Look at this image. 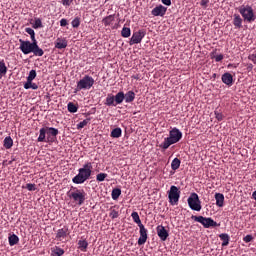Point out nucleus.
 I'll list each match as a JSON object with an SVG mask.
<instances>
[{"label":"nucleus","instance_id":"nucleus-40","mask_svg":"<svg viewBox=\"0 0 256 256\" xmlns=\"http://www.w3.org/2000/svg\"><path fill=\"white\" fill-rule=\"evenodd\" d=\"M106 177H107V173H99L96 176V180L98 182H103L106 179Z\"/></svg>","mask_w":256,"mask_h":256},{"label":"nucleus","instance_id":"nucleus-24","mask_svg":"<svg viewBox=\"0 0 256 256\" xmlns=\"http://www.w3.org/2000/svg\"><path fill=\"white\" fill-rule=\"evenodd\" d=\"M219 237H220V239L223 241V242H222V246H223V247H226V246L229 245V242H230V236H229V234H227V233H221V234L219 235Z\"/></svg>","mask_w":256,"mask_h":256},{"label":"nucleus","instance_id":"nucleus-38","mask_svg":"<svg viewBox=\"0 0 256 256\" xmlns=\"http://www.w3.org/2000/svg\"><path fill=\"white\" fill-rule=\"evenodd\" d=\"M71 25L73 28L77 29L80 26V18L76 17L73 19V21L71 22Z\"/></svg>","mask_w":256,"mask_h":256},{"label":"nucleus","instance_id":"nucleus-44","mask_svg":"<svg viewBox=\"0 0 256 256\" xmlns=\"http://www.w3.org/2000/svg\"><path fill=\"white\" fill-rule=\"evenodd\" d=\"M73 0H61L60 3L64 6V7H70V5L72 4Z\"/></svg>","mask_w":256,"mask_h":256},{"label":"nucleus","instance_id":"nucleus-55","mask_svg":"<svg viewBox=\"0 0 256 256\" xmlns=\"http://www.w3.org/2000/svg\"><path fill=\"white\" fill-rule=\"evenodd\" d=\"M134 79H135V80H138L139 78H138V76H134Z\"/></svg>","mask_w":256,"mask_h":256},{"label":"nucleus","instance_id":"nucleus-42","mask_svg":"<svg viewBox=\"0 0 256 256\" xmlns=\"http://www.w3.org/2000/svg\"><path fill=\"white\" fill-rule=\"evenodd\" d=\"M55 256H63L64 254V249L60 248V247H56L55 251H54Z\"/></svg>","mask_w":256,"mask_h":256},{"label":"nucleus","instance_id":"nucleus-13","mask_svg":"<svg viewBox=\"0 0 256 256\" xmlns=\"http://www.w3.org/2000/svg\"><path fill=\"white\" fill-rule=\"evenodd\" d=\"M139 228H140V237L138 240V244L141 246L146 243L148 239V234H147V229L145 228L144 225H140Z\"/></svg>","mask_w":256,"mask_h":256},{"label":"nucleus","instance_id":"nucleus-54","mask_svg":"<svg viewBox=\"0 0 256 256\" xmlns=\"http://www.w3.org/2000/svg\"><path fill=\"white\" fill-rule=\"evenodd\" d=\"M253 199L256 200V190L253 192Z\"/></svg>","mask_w":256,"mask_h":256},{"label":"nucleus","instance_id":"nucleus-39","mask_svg":"<svg viewBox=\"0 0 256 256\" xmlns=\"http://www.w3.org/2000/svg\"><path fill=\"white\" fill-rule=\"evenodd\" d=\"M37 74H36V71L34 69H32L30 72H29V75L27 77V80L28 81H33L35 78H36Z\"/></svg>","mask_w":256,"mask_h":256},{"label":"nucleus","instance_id":"nucleus-47","mask_svg":"<svg viewBox=\"0 0 256 256\" xmlns=\"http://www.w3.org/2000/svg\"><path fill=\"white\" fill-rule=\"evenodd\" d=\"M215 116H216V119L218 121H223V114L218 112V111H215Z\"/></svg>","mask_w":256,"mask_h":256},{"label":"nucleus","instance_id":"nucleus-32","mask_svg":"<svg viewBox=\"0 0 256 256\" xmlns=\"http://www.w3.org/2000/svg\"><path fill=\"white\" fill-rule=\"evenodd\" d=\"M78 248L82 252H86V249L88 248V242L86 240H79L78 241Z\"/></svg>","mask_w":256,"mask_h":256},{"label":"nucleus","instance_id":"nucleus-23","mask_svg":"<svg viewBox=\"0 0 256 256\" xmlns=\"http://www.w3.org/2000/svg\"><path fill=\"white\" fill-rule=\"evenodd\" d=\"M8 242H9V245L12 247V246H15L18 244L19 242V237L16 235V234H9L8 236Z\"/></svg>","mask_w":256,"mask_h":256},{"label":"nucleus","instance_id":"nucleus-25","mask_svg":"<svg viewBox=\"0 0 256 256\" xmlns=\"http://www.w3.org/2000/svg\"><path fill=\"white\" fill-rule=\"evenodd\" d=\"M242 23H243V20H242V18L240 17V15L235 14V15H234V21H233L234 26H235L237 29H241V28H242Z\"/></svg>","mask_w":256,"mask_h":256},{"label":"nucleus","instance_id":"nucleus-27","mask_svg":"<svg viewBox=\"0 0 256 256\" xmlns=\"http://www.w3.org/2000/svg\"><path fill=\"white\" fill-rule=\"evenodd\" d=\"M122 136V129L120 127L114 128L111 132V137L118 139Z\"/></svg>","mask_w":256,"mask_h":256},{"label":"nucleus","instance_id":"nucleus-26","mask_svg":"<svg viewBox=\"0 0 256 256\" xmlns=\"http://www.w3.org/2000/svg\"><path fill=\"white\" fill-rule=\"evenodd\" d=\"M114 21H115L114 15H109V16L105 17L102 22L105 27H108V26L112 25V23Z\"/></svg>","mask_w":256,"mask_h":256},{"label":"nucleus","instance_id":"nucleus-9","mask_svg":"<svg viewBox=\"0 0 256 256\" xmlns=\"http://www.w3.org/2000/svg\"><path fill=\"white\" fill-rule=\"evenodd\" d=\"M145 36H146V33L144 30H139L134 32L130 39L129 45L133 46V45L140 44Z\"/></svg>","mask_w":256,"mask_h":256},{"label":"nucleus","instance_id":"nucleus-5","mask_svg":"<svg viewBox=\"0 0 256 256\" xmlns=\"http://www.w3.org/2000/svg\"><path fill=\"white\" fill-rule=\"evenodd\" d=\"M95 84V81L93 77L89 75H85L82 79H80L77 82V91H82V90H90L93 85Z\"/></svg>","mask_w":256,"mask_h":256},{"label":"nucleus","instance_id":"nucleus-52","mask_svg":"<svg viewBox=\"0 0 256 256\" xmlns=\"http://www.w3.org/2000/svg\"><path fill=\"white\" fill-rule=\"evenodd\" d=\"M30 89L32 90H37L38 89V85L36 83H33L30 87Z\"/></svg>","mask_w":256,"mask_h":256},{"label":"nucleus","instance_id":"nucleus-34","mask_svg":"<svg viewBox=\"0 0 256 256\" xmlns=\"http://www.w3.org/2000/svg\"><path fill=\"white\" fill-rule=\"evenodd\" d=\"M121 35L123 38H129L131 35V29L129 27H123Z\"/></svg>","mask_w":256,"mask_h":256},{"label":"nucleus","instance_id":"nucleus-41","mask_svg":"<svg viewBox=\"0 0 256 256\" xmlns=\"http://www.w3.org/2000/svg\"><path fill=\"white\" fill-rule=\"evenodd\" d=\"M109 216L114 220V219H117L119 217V213H118L117 210L111 209Z\"/></svg>","mask_w":256,"mask_h":256},{"label":"nucleus","instance_id":"nucleus-8","mask_svg":"<svg viewBox=\"0 0 256 256\" xmlns=\"http://www.w3.org/2000/svg\"><path fill=\"white\" fill-rule=\"evenodd\" d=\"M240 14L243 16L244 20L252 23L256 20V16L251 6L241 7L239 9Z\"/></svg>","mask_w":256,"mask_h":256},{"label":"nucleus","instance_id":"nucleus-28","mask_svg":"<svg viewBox=\"0 0 256 256\" xmlns=\"http://www.w3.org/2000/svg\"><path fill=\"white\" fill-rule=\"evenodd\" d=\"M3 146L7 150L11 149L13 146V139L10 136L5 137Z\"/></svg>","mask_w":256,"mask_h":256},{"label":"nucleus","instance_id":"nucleus-45","mask_svg":"<svg viewBox=\"0 0 256 256\" xmlns=\"http://www.w3.org/2000/svg\"><path fill=\"white\" fill-rule=\"evenodd\" d=\"M212 59H215L217 63L221 62L224 59L223 54L215 55L212 57Z\"/></svg>","mask_w":256,"mask_h":256},{"label":"nucleus","instance_id":"nucleus-36","mask_svg":"<svg viewBox=\"0 0 256 256\" xmlns=\"http://www.w3.org/2000/svg\"><path fill=\"white\" fill-rule=\"evenodd\" d=\"M89 121H90V118H87V119H84L83 121L79 122L77 124V129L78 130L83 129L84 127H86L88 125Z\"/></svg>","mask_w":256,"mask_h":256},{"label":"nucleus","instance_id":"nucleus-11","mask_svg":"<svg viewBox=\"0 0 256 256\" xmlns=\"http://www.w3.org/2000/svg\"><path fill=\"white\" fill-rule=\"evenodd\" d=\"M47 133V142H53L59 131L54 127H45Z\"/></svg>","mask_w":256,"mask_h":256},{"label":"nucleus","instance_id":"nucleus-6","mask_svg":"<svg viewBox=\"0 0 256 256\" xmlns=\"http://www.w3.org/2000/svg\"><path fill=\"white\" fill-rule=\"evenodd\" d=\"M188 205L191 210L200 212L202 209L201 201L199 199V195L196 192L191 193L188 198Z\"/></svg>","mask_w":256,"mask_h":256},{"label":"nucleus","instance_id":"nucleus-30","mask_svg":"<svg viewBox=\"0 0 256 256\" xmlns=\"http://www.w3.org/2000/svg\"><path fill=\"white\" fill-rule=\"evenodd\" d=\"M131 217L133 218V221H134L136 224H138L139 227H140V226H143L138 212H136V211L132 212Z\"/></svg>","mask_w":256,"mask_h":256},{"label":"nucleus","instance_id":"nucleus-18","mask_svg":"<svg viewBox=\"0 0 256 256\" xmlns=\"http://www.w3.org/2000/svg\"><path fill=\"white\" fill-rule=\"evenodd\" d=\"M39 133H40V135H39L37 141H38L39 143H43V142L48 143L49 141H47V138H46V135H47V129H46V127L41 128L40 131H39Z\"/></svg>","mask_w":256,"mask_h":256},{"label":"nucleus","instance_id":"nucleus-12","mask_svg":"<svg viewBox=\"0 0 256 256\" xmlns=\"http://www.w3.org/2000/svg\"><path fill=\"white\" fill-rule=\"evenodd\" d=\"M167 12V8L163 5L156 6L152 11L151 14L154 17H164Z\"/></svg>","mask_w":256,"mask_h":256},{"label":"nucleus","instance_id":"nucleus-37","mask_svg":"<svg viewBox=\"0 0 256 256\" xmlns=\"http://www.w3.org/2000/svg\"><path fill=\"white\" fill-rule=\"evenodd\" d=\"M68 111H69L70 113H77L78 107H77L74 103L69 102V103H68Z\"/></svg>","mask_w":256,"mask_h":256},{"label":"nucleus","instance_id":"nucleus-50","mask_svg":"<svg viewBox=\"0 0 256 256\" xmlns=\"http://www.w3.org/2000/svg\"><path fill=\"white\" fill-rule=\"evenodd\" d=\"M163 5L170 7L171 6V0H161Z\"/></svg>","mask_w":256,"mask_h":256},{"label":"nucleus","instance_id":"nucleus-51","mask_svg":"<svg viewBox=\"0 0 256 256\" xmlns=\"http://www.w3.org/2000/svg\"><path fill=\"white\" fill-rule=\"evenodd\" d=\"M208 3H209V0H201L202 7H206Z\"/></svg>","mask_w":256,"mask_h":256},{"label":"nucleus","instance_id":"nucleus-19","mask_svg":"<svg viewBox=\"0 0 256 256\" xmlns=\"http://www.w3.org/2000/svg\"><path fill=\"white\" fill-rule=\"evenodd\" d=\"M215 200H216V205L220 208H222L224 206V201H225V198H224V195L223 193H219L217 192L215 194Z\"/></svg>","mask_w":256,"mask_h":256},{"label":"nucleus","instance_id":"nucleus-43","mask_svg":"<svg viewBox=\"0 0 256 256\" xmlns=\"http://www.w3.org/2000/svg\"><path fill=\"white\" fill-rule=\"evenodd\" d=\"M25 188L28 190V191H35L36 190V187H35V184L34 183H27Z\"/></svg>","mask_w":256,"mask_h":256},{"label":"nucleus","instance_id":"nucleus-29","mask_svg":"<svg viewBox=\"0 0 256 256\" xmlns=\"http://www.w3.org/2000/svg\"><path fill=\"white\" fill-rule=\"evenodd\" d=\"M8 68L4 60L0 61V77H4L7 74Z\"/></svg>","mask_w":256,"mask_h":256},{"label":"nucleus","instance_id":"nucleus-10","mask_svg":"<svg viewBox=\"0 0 256 256\" xmlns=\"http://www.w3.org/2000/svg\"><path fill=\"white\" fill-rule=\"evenodd\" d=\"M70 198H72L74 202L81 206L85 201V192L83 190H77L71 193Z\"/></svg>","mask_w":256,"mask_h":256},{"label":"nucleus","instance_id":"nucleus-22","mask_svg":"<svg viewBox=\"0 0 256 256\" xmlns=\"http://www.w3.org/2000/svg\"><path fill=\"white\" fill-rule=\"evenodd\" d=\"M114 100H115V104L120 105L123 103V101L125 100V94L123 91L118 92L115 96H114Z\"/></svg>","mask_w":256,"mask_h":256},{"label":"nucleus","instance_id":"nucleus-56","mask_svg":"<svg viewBox=\"0 0 256 256\" xmlns=\"http://www.w3.org/2000/svg\"><path fill=\"white\" fill-rule=\"evenodd\" d=\"M109 2V0H106L105 3Z\"/></svg>","mask_w":256,"mask_h":256},{"label":"nucleus","instance_id":"nucleus-48","mask_svg":"<svg viewBox=\"0 0 256 256\" xmlns=\"http://www.w3.org/2000/svg\"><path fill=\"white\" fill-rule=\"evenodd\" d=\"M253 240V236L248 234L244 237V242L245 243H250Z\"/></svg>","mask_w":256,"mask_h":256},{"label":"nucleus","instance_id":"nucleus-16","mask_svg":"<svg viewBox=\"0 0 256 256\" xmlns=\"http://www.w3.org/2000/svg\"><path fill=\"white\" fill-rule=\"evenodd\" d=\"M67 45H68V43L65 38H57V40L55 41L56 49H59V50L66 49Z\"/></svg>","mask_w":256,"mask_h":256},{"label":"nucleus","instance_id":"nucleus-17","mask_svg":"<svg viewBox=\"0 0 256 256\" xmlns=\"http://www.w3.org/2000/svg\"><path fill=\"white\" fill-rule=\"evenodd\" d=\"M67 235H68V227L64 226L63 228L58 229L56 233V239L61 241L62 239L66 238Z\"/></svg>","mask_w":256,"mask_h":256},{"label":"nucleus","instance_id":"nucleus-57","mask_svg":"<svg viewBox=\"0 0 256 256\" xmlns=\"http://www.w3.org/2000/svg\"><path fill=\"white\" fill-rule=\"evenodd\" d=\"M95 2H98V0H95Z\"/></svg>","mask_w":256,"mask_h":256},{"label":"nucleus","instance_id":"nucleus-14","mask_svg":"<svg viewBox=\"0 0 256 256\" xmlns=\"http://www.w3.org/2000/svg\"><path fill=\"white\" fill-rule=\"evenodd\" d=\"M157 234L162 241H166L169 236L168 231L165 229L163 225H159L157 227Z\"/></svg>","mask_w":256,"mask_h":256},{"label":"nucleus","instance_id":"nucleus-49","mask_svg":"<svg viewBox=\"0 0 256 256\" xmlns=\"http://www.w3.org/2000/svg\"><path fill=\"white\" fill-rule=\"evenodd\" d=\"M68 25L67 19L63 18L60 21V26L61 27H66Z\"/></svg>","mask_w":256,"mask_h":256},{"label":"nucleus","instance_id":"nucleus-53","mask_svg":"<svg viewBox=\"0 0 256 256\" xmlns=\"http://www.w3.org/2000/svg\"><path fill=\"white\" fill-rule=\"evenodd\" d=\"M249 59H250L251 61H253L254 63H256V55L250 56Z\"/></svg>","mask_w":256,"mask_h":256},{"label":"nucleus","instance_id":"nucleus-33","mask_svg":"<svg viewBox=\"0 0 256 256\" xmlns=\"http://www.w3.org/2000/svg\"><path fill=\"white\" fill-rule=\"evenodd\" d=\"M33 29L37 30V29H41L43 28L42 22L40 18H36L34 23L32 24Z\"/></svg>","mask_w":256,"mask_h":256},{"label":"nucleus","instance_id":"nucleus-4","mask_svg":"<svg viewBox=\"0 0 256 256\" xmlns=\"http://www.w3.org/2000/svg\"><path fill=\"white\" fill-rule=\"evenodd\" d=\"M191 219L194 220L195 222L202 224L206 229L220 226V224L214 221L211 217L192 215Z\"/></svg>","mask_w":256,"mask_h":256},{"label":"nucleus","instance_id":"nucleus-2","mask_svg":"<svg viewBox=\"0 0 256 256\" xmlns=\"http://www.w3.org/2000/svg\"><path fill=\"white\" fill-rule=\"evenodd\" d=\"M91 174L92 164L91 162H87L82 168L79 169V173L73 177L72 182L77 185L83 184L91 177Z\"/></svg>","mask_w":256,"mask_h":256},{"label":"nucleus","instance_id":"nucleus-15","mask_svg":"<svg viewBox=\"0 0 256 256\" xmlns=\"http://www.w3.org/2000/svg\"><path fill=\"white\" fill-rule=\"evenodd\" d=\"M222 82L231 87L233 85V75L229 72H226L222 75Z\"/></svg>","mask_w":256,"mask_h":256},{"label":"nucleus","instance_id":"nucleus-7","mask_svg":"<svg viewBox=\"0 0 256 256\" xmlns=\"http://www.w3.org/2000/svg\"><path fill=\"white\" fill-rule=\"evenodd\" d=\"M180 195H181V191L179 190V188L175 185H172L170 187V190L168 191L169 203L172 206L178 205Z\"/></svg>","mask_w":256,"mask_h":256},{"label":"nucleus","instance_id":"nucleus-21","mask_svg":"<svg viewBox=\"0 0 256 256\" xmlns=\"http://www.w3.org/2000/svg\"><path fill=\"white\" fill-rule=\"evenodd\" d=\"M135 92L130 90L126 94H124V100L127 104L132 103L135 99Z\"/></svg>","mask_w":256,"mask_h":256},{"label":"nucleus","instance_id":"nucleus-20","mask_svg":"<svg viewBox=\"0 0 256 256\" xmlns=\"http://www.w3.org/2000/svg\"><path fill=\"white\" fill-rule=\"evenodd\" d=\"M105 105L108 107H116V102H115V96L111 93L107 95V98L105 100Z\"/></svg>","mask_w":256,"mask_h":256},{"label":"nucleus","instance_id":"nucleus-35","mask_svg":"<svg viewBox=\"0 0 256 256\" xmlns=\"http://www.w3.org/2000/svg\"><path fill=\"white\" fill-rule=\"evenodd\" d=\"M121 196V189L120 188H114L112 191V199L117 200Z\"/></svg>","mask_w":256,"mask_h":256},{"label":"nucleus","instance_id":"nucleus-46","mask_svg":"<svg viewBox=\"0 0 256 256\" xmlns=\"http://www.w3.org/2000/svg\"><path fill=\"white\" fill-rule=\"evenodd\" d=\"M32 85H33L32 80H27V82L24 84V89L29 90L31 89Z\"/></svg>","mask_w":256,"mask_h":256},{"label":"nucleus","instance_id":"nucleus-31","mask_svg":"<svg viewBox=\"0 0 256 256\" xmlns=\"http://www.w3.org/2000/svg\"><path fill=\"white\" fill-rule=\"evenodd\" d=\"M180 164H181L180 159L177 158V157L174 158L173 161H172V163H171V168H172V170H173V171L178 170L179 167H180Z\"/></svg>","mask_w":256,"mask_h":256},{"label":"nucleus","instance_id":"nucleus-3","mask_svg":"<svg viewBox=\"0 0 256 256\" xmlns=\"http://www.w3.org/2000/svg\"><path fill=\"white\" fill-rule=\"evenodd\" d=\"M182 139V132L178 128H173L169 137H166L164 142L160 144V148L167 150L171 145L178 143Z\"/></svg>","mask_w":256,"mask_h":256},{"label":"nucleus","instance_id":"nucleus-1","mask_svg":"<svg viewBox=\"0 0 256 256\" xmlns=\"http://www.w3.org/2000/svg\"><path fill=\"white\" fill-rule=\"evenodd\" d=\"M25 32L30 35L32 42L24 41L19 39L20 47L19 49L24 55H29L31 53L34 54L35 57H42L44 55V51L42 48L38 46L37 40L35 39V32L32 28H25Z\"/></svg>","mask_w":256,"mask_h":256}]
</instances>
